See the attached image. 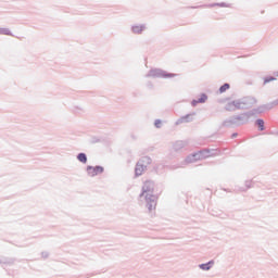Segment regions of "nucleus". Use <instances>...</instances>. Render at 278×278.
<instances>
[{"label":"nucleus","mask_w":278,"mask_h":278,"mask_svg":"<svg viewBox=\"0 0 278 278\" xmlns=\"http://www.w3.org/2000/svg\"><path fill=\"white\" fill-rule=\"evenodd\" d=\"M155 192V181L148 179L143 181V186L141 188V193L139 194L140 199L144 197L146 199V207L149 212H153L155 207H157V195Z\"/></svg>","instance_id":"obj_1"},{"label":"nucleus","mask_w":278,"mask_h":278,"mask_svg":"<svg viewBox=\"0 0 278 278\" xmlns=\"http://www.w3.org/2000/svg\"><path fill=\"white\" fill-rule=\"evenodd\" d=\"M146 77H152L153 79H173V77H177V74L169 73L162 68H151Z\"/></svg>","instance_id":"obj_2"},{"label":"nucleus","mask_w":278,"mask_h":278,"mask_svg":"<svg viewBox=\"0 0 278 278\" xmlns=\"http://www.w3.org/2000/svg\"><path fill=\"white\" fill-rule=\"evenodd\" d=\"M212 8H231V3L227 2H213L205 3L195 7H188L189 10H203V9H212Z\"/></svg>","instance_id":"obj_3"},{"label":"nucleus","mask_w":278,"mask_h":278,"mask_svg":"<svg viewBox=\"0 0 278 278\" xmlns=\"http://www.w3.org/2000/svg\"><path fill=\"white\" fill-rule=\"evenodd\" d=\"M86 172L89 177H97L98 175H103L105 173V167L102 165H88Z\"/></svg>","instance_id":"obj_4"},{"label":"nucleus","mask_w":278,"mask_h":278,"mask_svg":"<svg viewBox=\"0 0 278 278\" xmlns=\"http://www.w3.org/2000/svg\"><path fill=\"white\" fill-rule=\"evenodd\" d=\"M226 112H236L238 110H244L242 106V101L240 99L232 100L228 103H226L225 108Z\"/></svg>","instance_id":"obj_5"},{"label":"nucleus","mask_w":278,"mask_h":278,"mask_svg":"<svg viewBox=\"0 0 278 278\" xmlns=\"http://www.w3.org/2000/svg\"><path fill=\"white\" fill-rule=\"evenodd\" d=\"M218 153V150L215 149H202L195 152V155L198 156V160H205L207 157H213V155H216Z\"/></svg>","instance_id":"obj_6"},{"label":"nucleus","mask_w":278,"mask_h":278,"mask_svg":"<svg viewBox=\"0 0 278 278\" xmlns=\"http://www.w3.org/2000/svg\"><path fill=\"white\" fill-rule=\"evenodd\" d=\"M240 100H241V106L243 108V110H251V108L254 106L255 103H257V99L251 96L243 97Z\"/></svg>","instance_id":"obj_7"},{"label":"nucleus","mask_w":278,"mask_h":278,"mask_svg":"<svg viewBox=\"0 0 278 278\" xmlns=\"http://www.w3.org/2000/svg\"><path fill=\"white\" fill-rule=\"evenodd\" d=\"M194 116H197V112H191L186 115H182L180 118L176 121L175 125H184V123H192V121H194Z\"/></svg>","instance_id":"obj_8"},{"label":"nucleus","mask_w":278,"mask_h":278,"mask_svg":"<svg viewBox=\"0 0 278 278\" xmlns=\"http://www.w3.org/2000/svg\"><path fill=\"white\" fill-rule=\"evenodd\" d=\"M130 31L131 34L141 36V34H144V31H147V24H134L130 26Z\"/></svg>","instance_id":"obj_9"},{"label":"nucleus","mask_w":278,"mask_h":278,"mask_svg":"<svg viewBox=\"0 0 278 278\" xmlns=\"http://www.w3.org/2000/svg\"><path fill=\"white\" fill-rule=\"evenodd\" d=\"M235 116L237 118V123H239V126L247 125V123H249V119L252 118L249 111Z\"/></svg>","instance_id":"obj_10"},{"label":"nucleus","mask_w":278,"mask_h":278,"mask_svg":"<svg viewBox=\"0 0 278 278\" xmlns=\"http://www.w3.org/2000/svg\"><path fill=\"white\" fill-rule=\"evenodd\" d=\"M222 125L223 127H233V125L236 127H240V122H238V119L236 118V115H233L225 119Z\"/></svg>","instance_id":"obj_11"},{"label":"nucleus","mask_w":278,"mask_h":278,"mask_svg":"<svg viewBox=\"0 0 278 278\" xmlns=\"http://www.w3.org/2000/svg\"><path fill=\"white\" fill-rule=\"evenodd\" d=\"M250 112V116L253 118V116H257V114H264V112H266V110L264 109V104L252 109L249 111Z\"/></svg>","instance_id":"obj_12"},{"label":"nucleus","mask_w":278,"mask_h":278,"mask_svg":"<svg viewBox=\"0 0 278 278\" xmlns=\"http://www.w3.org/2000/svg\"><path fill=\"white\" fill-rule=\"evenodd\" d=\"M137 162L143 165L144 168H148V166L153 163V159H151V156H141Z\"/></svg>","instance_id":"obj_13"},{"label":"nucleus","mask_w":278,"mask_h":278,"mask_svg":"<svg viewBox=\"0 0 278 278\" xmlns=\"http://www.w3.org/2000/svg\"><path fill=\"white\" fill-rule=\"evenodd\" d=\"M144 170H147V167L141 165L139 162H137L136 166H135V177H141V175H142V173H144Z\"/></svg>","instance_id":"obj_14"},{"label":"nucleus","mask_w":278,"mask_h":278,"mask_svg":"<svg viewBox=\"0 0 278 278\" xmlns=\"http://www.w3.org/2000/svg\"><path fill=\"white\" fill-rule=\"evenodd\" d=\"M213 267H214V260H211L206 263H202L199 265V268L201 270H212Z\"/></svg>","instance_id":"obj_15"},{"label":"nucleus","mask_w":278,"mask_h":278,"mask_svg":"<svg viewBox=\"0 0 278 278\" xmlns=\"http://www.w3.org/2000/svg\"><path fill=\"white\" fill-rule=\"evenodd\" d=\"M255 127H257L258 131H265L266 130V126H265V122L263 118H257L254 122Z\"/></svg>","instance_id":"obj_16"},{"label":"nucleus","mask_w":278,"mask_h":278,"mask_svg":"<svg viewBox=\"0 0 278 278\" xmlns=\"http://www.w3.org/2000/svg\"><path fill=\"white\" fill-rule=\"evenodd\" d=\"M198 160H199V157L197 156V152H193L185 159V162H186V164H192L194 162H198Z\"/></svg>","instance_id":"obj_17"},{"label":"nucleus","mask_w":278,"mask_h":278,"mask_svg":"<svg viewBox=\"0 0 278 278\" xmlns=\"http://www.w3.org/2000/svg\"><path fill=\"white\" fill-rule=\"evenodd\" d=\"M76 159L78 160V162H80L81 164H88V155L85 152H79L76 155Z\"/></svg>","instance_id":"obj_18"},{"label":"nucleus","mask_w":278,"mask_h":278,"mask_svg":"<svg viewBox=\"0 0 278 278\" xmlns=\"http://www.w3.org/2000/svg\"><path fill=\"white\" fill-rule=\"evenodd\" d=\"M244 186L245 187H241L239 189L240 192H247V190H251V188H253V180H245Z\"/></svg>","instance_id":"obj_19"},{"label":"nucleus","mask_w":278,"mask_h":278,"mask_svg":"<svg viewBox=\"0 0 278 278\" xmlns=\"http://www.w3.org/2000/svg\"><path fill=\"white\" fill-rule=\"evenodd\" d=\"M184 147H186V141H176L173 146L174 151H181V149H184Z\"/></svg>","instance_id":"obj_20"},{"label":"nucleus","mask_w":278,"mask_h":278,"mask_svg":"<svg viewBox=\"0 0 278 278\" xmlns=\"http://www.w3.org/2000/svg\"><path fill=\"white\" fill-rule=\"evenodd\" d=\"M270 81H277V77L270 75L263 77V86H266V84H270Z\"/></svg>","instance_id":"obj_21"},{"label":"nucleus","mask_w":278,"mask_h":278,"mask_svg":"<svg viewBox=\"0 0 278 278\" xmlns=\"http://www.w3.org/2000/svg\"><path fill=\"white\" fill-rule=\"evenodd\" d=\"M229 88H231V85L229 83H225L224 85H222L218 89L219 94H224V92L226 90H229Z\"/></svg>","instance_id":"obj_22"},{"label":"nucleus","mask_w":278,"mask_h":278,"mask_svg":"<svg viewBox=\"0 0 278 278\" xmlns=\"http://www.w3.org/2000/svg\"><path fill=\"white\" fill-rule=\"evenodd\" d=\"M0 36H12V37H14V34H12V30H10V28H0Z\"/></svg>","instance_id":"obj_23"},{"label":"nucleus","mask_w":278,"mask_h":278,"mask_svg":"<svg viewBox=\"0 0 278 278\" xmlns=\"http://www.w3.org/2000/svg\"><path fill=\"white\" fill-rule=\"evenodd\" d=\"M99 142H103V138L93 136L89 139L90 144H98Z\"/></svg>","instance_id":"obj_24"},{"label":"nucleus","mask_w":278,"mask_h":278,"mask_svg":"<svg viewBox=\"0 0 278 278\" xmlns=\"http://www.w3.org/2000/svg\"><path fill=\"white\" fill-rule=\"evenodd\" d=\"M207 99H208L207 93L202 92V93H200V97L198 98V101H199L200 103H206V102H207Z\"/></svg>","instance_id":"obj_25"},{"label":"nucleus","mask_w":278,"mask_h":278,"mask_svg":"<svg viewBox=\"0 0 278 278\" xmlns=\"http://www.w3.org/2000/svg\"><path fill=\"white\" fill-rule=\"evenodd\" d=\"M0 264L11 265V264H14V261L13 258L3 257V258H0Z\"/></svg>","instance_id":"obj_26"},{"label":"nucleus","mask_w":278,"mask_h":278,"mask_svg":"<svg viewBox=\"0 0 278 278\" xmlns=\"http://www.w3.org/2000/svg\"><path fill=\"white\" fill-rule=\"evenodd\" d=\"M154 127L156 129H162V119H155L154 121Z\"/></svg>","instance_id":"obj_27"},{"label":"nucleus","mask_w":278,"mask_h":278,"mask_svg":"<svg viewBox=\"0 0 278 278\" xmlns=\"http://www.w3.org/2000/svg\"><path fill=\"white\" fill-rule=\"evenodd\" d=\"M198 103H201V102H199V99H193V100L191 101V106H192V108H197Z\"/></svg>","instance_id":"obj_28"},{"label":"nucleus","mask_w":278,"mask_h":278,"mask_svg":"<svg viewBox=\"0 0 278 278\" xmlns=\"http://www.w3.org/2000/svg\"><path fill=\"white\" fill-rule=\"evenodd\" d=\"M41 256L43 260H47V257H49V252H41Z\"/></svg>","instance_id":"obj_29"},{"label":"nucleus","mask_w":278,"mask_h":278,"mask_svg":"<svg viewBox=\"0 0 278 278\" xmlns=\"http://www.w3.org/2000/svg\"><path fill=\"white\" fill-rule=\"evenodd\" d=\"M233 138H238V132H232L231 134V139L233 140Z\"/></svg>","instance_id":"obj_30"},{"label":"nucleus","mask_w":278,"mask_h":278,"mask_svg":"<svg viewBox=\"0 0 278 278\" xmlns=\"http://www.w3.org/2000/svg\"><path fill=\"white\" fill-rule=\"evenodd\" d=\"M152 173H156V174H157V165H155V166L152 168Z\"/></svg>","instance_id":"obj_31"},{"label":"nucleus","mask_w":278,"mask_h":278,"mask_svg":"<svg viewBox=\"0 0 278 278\" xmlns=\"http://www.w3.org/2000/svg\"><path fill=\"white\" fill-rule=\"evenodd\" d=\"M77 110H79L80 112H84V110L79 106H75V112H77Z\"/></svg>","instance_id":"obj_32"},{"label":"nucleus","mask_w":278,"mask_h":278,"mask_svg":"<svg viewBox=\"0 0 278 278\" xmlns=\"http://www.w3.org/2000/svg\"><path fill=\"white\" fill-rule=\"evenodd\" d=\"M274 75H275L276 77H278V72H275Z\"/></svg>","instance_id":"obj_33"},{"label":"nucleus","mask_w":278,"mask_h":278,"mask_svg":"<svg viewBox=\"0 0 278 278\" xmlns=\"http://www.w3.org/2000/svg\"><path fill=\"white\" fill-rule=\"evenodd\" d=\"M225 190V192H229V189H224Z\"/></svg>","instance_id":"obj_34"},{"label":"nucleus","mask_w":278,"mask_h":278,"mask_svg":"<svg viewBox=\"0 0 278 278\" xmlns=\"http://www.w3.org/2000/svg\"><path fill=\"white\" fill-rule=\"evenodd\" d=\"M231 98H226V101H229Z\"/></svg>","instance_id":"obj_35"}]
</instances>
